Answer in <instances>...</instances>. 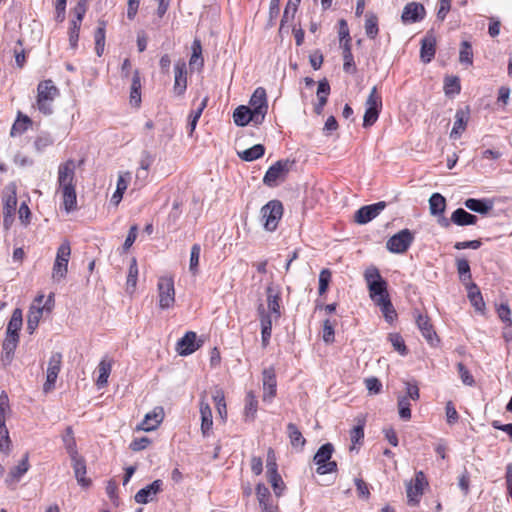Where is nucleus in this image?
<instances>
[{"instance_id":"1","label":"nucleus","mask_w":512,"mask_h":512,"mask_svg":"<svg viewBox=\"0 0 512 512\" xmlns=\"http://www.w3.org/2000/svg\"><path fill=\"white\" fill-rule=\"evenodd\" d=\"M364 279L366 281L369 296L374 303L389 297L387 282L382 278L379 270L371 266L365 270Z\"/></svg>"},{"instance_id":"2","label":"nucleus","mask_w":512,"mask_h":512,"mask_svg":"<svg viewBox=\"0 0 512 512\" xmlns=\"http://www.w3.org/2000/svg\"><path fill=\"white\" fill-rule=\"evenodd\" d=\"M43 301L44 295H38L29 308L27 315V331L29 334H33L37 329L44 312L49 313L52 310L54 305L53 295L50 294L44 304Z\"/></svg>"},{"instance_id":"3","label":"nucleus","mask_w":512,"mask_h":512,"mask_svg":"<svg viewBox=\"0 0 512 512\" xmlns=\"http://www.w3.org/2000/svg\"><path fill=\"white\" fill-rule=\"evenodd\" d=\"M59 95L58 88L52 80L41 81L37 86V108L44 115L53 113V102Z\"/></svg>"},{"instance_id":"4","label":"nucleus","mask_w":512,"mask_h":512,"mask_svg":"<svg viewBox=\"0 0 512 512\" xmlns=\"http://www.w3.org/2000/svg\"><path fill=\"white\" fill-rule=\"evenodd\" d=\"M260 214L263 228L273 232L283 216V205L279 200H271L261 208Z\"/></svg>"},{"instance_id":"5","label":"nucleus","mask_w":512,"mask_h":512,"mask_svg":"<svg viewBox=\"0 0 512 512\" xmlns=\"http://www.w3.org/2000/svg\"><path fill=\"white\" fill-rule=\"evenodd\" d=\"M71 256L69 241H64L57 249L56 258L52 268V279L55 282L62 281L68 272V263Z\"/></svg>"},{"instance_id":"6","label":"nucleus","mask_w":512,"mask_h":512,"mask_svg":"<svg viewBox=\"0 0 512 512\" xmlns=\"http://www.w3.org/2000/svg\"><path fill=\"white\" fill-rule=\"evenodd\" d=\"M293 165L294 161H290L289 159L278 160L266 171L263 183L269 187L277 186L280 181L285 180Z\"/></svg>"},{"instance_id":"7","label":"nucleus","mask_w":512,"mask_h":512,"mask_svg":"<svg viewBox=\"0 0 512 512\" xmlns=\"http://www.w3.org/2000/svg\"><path fill=\"white\" fill-rule=\"evenodd\" d=\"M366 110L363 117V126L365 128L372 126L379 117L382 108V98L378 94L377 87L374 86L366 100Z\"/></svg>"},{"instance_id":"8","label":"nucleus","mask_w":512,"mask_h":512,"mask_svg":"<svg viewBox=\"0 0 512 512\" xmlns=\"http://www.w3.org/2000/svg\"><path fill=\"white\" fill-rule=\"evenodd\" d=\"M159 307L161 309H169L175 303V289L172 277L162 276L157 283Z\"/></svg>"},{"instance_id":"9","label":"nucleus","mask_w":512,"mask_h":512,"mask_svg":"<svg viewBox=\"0 0 512 512\" xmlns=\"http://www.w3.org/2000/svg\"><path fill=\"white\" fill-rule=\"evenodd\" d=\"M334 447L331 443L322 445L314 456V462L318 465L317 473L320 475L335 472L337 464L335 461H330Z\"/></svg>"},{"instance_id":"10","label":"nucleus","mask_w":512,"mask_h":512,"mask_svg":"<svg viewBox=\"0 0 512 512\" xmlns=\"http://www.w3.org/2000/svg\"><path fill=\"white\" fill-rule=\"evenodd\" d=\"M413 240L411 231L403 229L388 239L386 248L392 253L401 254L408 250Z\"/></svg>"},{"instance_id":"11","label":"nucleus","mask_w":512,"mask_h":512,"mask_svg":"<svg viewBox=\"0 0 512 512\" xmlns=\"http://www.w3.org/2000/svg\"><path fill=\"white\" fill-rule=\"evenodd\" d=\"M75 168V161L72 159L59 165L57 182L60 191L75 187Z\"/></svg>"},{"instance_id":"12","label":"nucleus","mask_w":512,"mask_h":512,"mask_svg":"<svg viewBox=\"0 0 512 512\" xmlns=\"http://www.w3.org/2000/svg\"><path fill=\"white\" fill-rule=\"evenodd\" d=\"M250 109L256 114V121L263 122L268 110L266 91L258 87L251 96Z\"/></svg>"},{"instance_id":"13","label":"nucleus","mask_w":512,"mask_h":512,"mask_svg":"<svg viewBox=\"0 0 512 512\" xmlns=\"http://www.w3.org/2000/svg\"><path fill=\"white\" fill-rule=\"evenodd\" d=\"M61 363L62 355L58 352L53 353L48 362L46 382L43 385V390L45 393H48L54 389L55 382L61 369Z\"/></svg>"},{"instance_id":"14","label":"nucleus","mask_w":512,"mask_h":512,"mask_svg":"<svg viewBox=\"0 0 512 512\" xmlns=\"http://www.w3.org/2000/svg\"><path fill=\"white\" fill-rule=\"evenodd\" d=\"M262 382H263V396L262 400L264 402H272V400L276 396L277 392V380L276 373L273 367H269L263 370L262 372Z\"/></svg>"},{"instance_id":"15","label":"nucleus","mask_w":512,"mask_h":512,"mask_svg":"<svg viewBox=\"0 0 512 512\" xmlns=\"http://www.w3.org/2000/svg\"><path fill=\"white\" fill-rule=\"evenodd\" d=\"M386 207L384 201L371 205H366L358 209L355 213V221L359 224H366L376 218Z\"/></svg>"},{"instance_id":"16","label":"nucleus","mask_w":512,"mask_h":512,"mask_svg":"<svg viewBox=\"0 0 512 512\" xmlns=\"http://www.w3.org/2000/svg\"><path fill=\"white\" fill-rule=\"evenodd\" d=\"M426 10L421 3L409 2L404 6L401 20L404 24L416 23L424 19Z\"/></svg>"},{"instance_id":"17","label":"nucleus","mask_w":512,"mask_h":512,"mask_svg":"<svg viewBox=\"0 0 512 512\" xmlns=\"http://www.w3.org/2000/svg\"><path fill=\"white\" fill-rule=\"evenodd\" d=\"M163 490V481L157 479L146 487L140 489L134 496V499L139 504H147L153 501L158 493Z\"/></svg>"},{"instance_id":"18","label":"nucleus","mask_w":512,"mask_h":512,"mask_svg":"<svg viewBox=\"0 0 512 512\" xmlns=\"http://www.w3.org/2000/svg\"><path fill=\"white\" fill-rule=\"evenodd\" d=\"M426 484L425 476L423 472L416 474L414 483L407 485V498L410 505H416L419 503L420 497L423 494V489Z\"/></svg>"},{"instance_id":"19","label":"nucleus","mask_w":512,"mask_h":512,"mask_svg":"<svg viewBox=\"0 0 512 512\" xmlns=\"http://www.w3.org/2000/svg\"><path fill=\"white\" fill-rule=\"evenodd\" d=\"M197 335L193 331H188L178 340L176 350L179 355L187 356L194 353L200 345L196 342Z\"/></svg>"},{"instance_id":"20","label":"nucleus","mask_w":512,"mask_h":512,"mask_svg":"<svg viewBox=\"0 0 512 512\" xmlns=\"http://www.w3.org/2000/svg\"><path fill=\"white\" fill-rule=\"evenodd\" d=\"M30 469L29 463V453H25L21 461L10 469L8 476L6 478V483L8 485L16 484L20 481V479L28 472Z\"/></svg>"},{"instance_id":"21","label":"nucleus","mask_w":512,"mask_h":512,"mask_svg":"<svg viewBox=\"0 0 512 512\" xmlns=\"http://www.w3.org/2000/svg\"><path fill=\"white\" fill-rule=\"evenodd\" d=\"M233 120L237 126H246L250 122L255 125L261 124L262 122L256 121V114L248 106L241 105L237 107L233 113Z\"/></svg>"},{"instance_id":"22","label":"nucleus","mask_w":512,"mask_h":512,"mask_svg":"<svg viewBox=\"0 0 512 512\" xmlns=\"http://www.w3.org/2000/svg\"><path fill=\"white\" fill-rule=\"evenodd\" d=\"M175 80H174V92L176 95L181 96L184 94L187 88V78H186V63L184 61H178L175 64Z\"/></svg>"},{"instance_id":"23","label":"nucleus","mask_w":512,"mask_h":512,"mask_svg":"<svg viewBox=\"0 0 512 512\" xmlns=\"http://www.w3.org/2000/svg\"><path fill=\"white\" fill-rule=\"evenodd\" d=\"M164 417L163 408L156 407L151 412L147 413L141 422L139 429L144 431H152L156 429L162 422Z\"/></svg>"},{"instance_id":"24","label":"nucleus","mask_w":512,"mask_h":512,"mask_svg":"<svg viewBox=\"0 0 512 512\" xmlns=\"http://www.w3.org/2000/svg\"><path fill=\"white\" fill-rule=\"evenodd\" d=\"M436 52V39L433 34L428 33L421 41L420 57L424 63H429Z\"/></svg>"},{"instance_id":"25","label":"nucleus","mask_w":512,"mask_h":512,"mask_svg":"<svg viewBox=\"0 0 512 512\" xmlns=\"http://www.w3.org/2000/svg\"><path fill=\"white\" fill-rule=\"evenodd\" d=\"M72 467L74 470L75 478L78 484L84 488H87L91 484V480L86 478V464L85 460L77 455L75 458H71Z\"/></svg>"},{"instance_id":"26","label":"nucleus","mask_w":512,"mask_h":512,"mask_svg":"<svg viewBox=\"0 0 512 512\" xmlns=\"http://www.w3.org/2000/svg\"><path fill=\"white\" fill-rule=\"evenodd\" d=\"M469 120V112L463 109H459L455 114V121L453 128L450 133V138L457 139L465 131Z\"/></svg>"},{"instance_id":"27","label":"nucleus","mask_w":512,"mask_h":512,"mask_svg":"<svg viewBox=\"0 0 512 512\" xmlns=\"http://www.w3.org/2000/svg\"><path fill=\"white\" fill-rule=\"evenodd\" d=\"M200 414H201V432L204 437L210 435L212 429V411L210 405L203 399L200 401Z\"/></svg>"},{"instance_id":"28","label":"nucleus","mask_w":512,"mask_h":512,"mask_svg":"<svg viewBox=\"0 0 512 512\" xmlns=\"http://www.w3.org/2000/svg\"><path fill=\"white\" fill-rule=\"evenodd\" d=\"M416 324L421 331L422 336L431 344L436 339V333L427 315L418 314L416 317Z\"/></svg>"},{"instance_id":"29","label":"nucleus","mask_w":512,"mask_h":512,"mask_svg":"<svg viewBox=\"0 0 512 512\" xmlns=\"http://www.w3.org/2000/svg\"><path fill=\"white\" fill-rule=\"evenodd\" d=\"M18 342H19V337L6 335V337L3 341V345H2V356H1L4 364L11 363L13 356H14V352L17 348Z\"/></svg>"},{"instance_id":"30","label":"nucleus","mask_w":512,"mask_h":512,"mask_svg":"<svg viewBox=\"0 0 512 512\" xmlns=\"http://www.w3.org/2000/svg\"><path fill=\"white\" fill-rule=\"evenodd\" d=\"M256 495H257V498L259 501V505L263 512H268L269 510L270 511L278 510V507L273 505L270 502V492H269V489L265 485H263V484L257 485Z\"/></svg>"},{"instance_id":"31","label":"nucleus","mask_w":512,"mask_h":512,"mask_svg":"<svg viewBox=\"0 0 512 512\" xmlns=\"http://www.w3.org/2000/svg\"><path fill=\"white\" fill-rule=\"evenodd\" d=\"M451 221L458 226L475 225L477 217L463 208H458L451 214Z\"/></svg>"},{"instance_id":"32","label":"nucleus","mask_w":512,"mask_h":512,"mask_svg":"<svg viewBox=\"0 0 512 512\" xmlns=\"http://www.w3.org/2000/svg\"><path fill=\"white\" fill-rule=\"evenodd\" d=\"M258 409V400L253 391H249L245 397L244 418L245 421H253Z\"/></svg>"},{"instance_id":"33","label":"nucleus","mask_w":512,"mask_h":512,"mask_svg":"<svg viewBox=\"0 0 512 512\" xmlns=\"http://www.w3.org/2000/svg\"><path fill=\"white\" fill-rule=\"evenodd\" d=\"M23 324L22 310L16 308L7 325L6 335L19 337V331Z\"/></svg>"},{"instance_id":"34","label":"nucleus","mask_w":512,"mask_h":512,"mask_svg":"<svg viewBox=\"0 0 512 512\" xmlns=\"http://www.w3.org/2000/svg\"><path fill=\"white\" fill-rule=\"evenodd\" d=\"M464 205L467 209L479 214H487L492 209V203L485 199L469 198Z\"/></svg>"},{"instance_id":"35","label":"nucleus","mask_w":512,"mask_h":512,"mask_svg":"<svg viewBox=\"0 0 512 512\" xmlns=\"http://www.w3.org/2000/svg\"><path fill=\"white\" fill-rule=\"evenodd\" d=\"M112 363L107 359H102L98 364V378L96 380V385L98 388H103L108 383V378L111 373Z\"/></svg>"},{"instance_id":"36","label":"nucleus","mask_w":512,"mask_h":512,"mask_svg":"<svg viewBox=\"0 0 512 512\" xmlns=\"http://www.w3.org/2000/svg\"><path fill=\"white\" fill-rule=\"evenodd\" d=\"M446 208V199L440 193H433L429 198V209L433 216H442Z\"/></svg>"},{"instance_id":"37","label":"nucleus","mask_w":512,"mask_h":512,"mask_svg":"<svg viewBox=\"0 0 512 512\" xmlns=\"http://www.w3.org/2000/svg\"><path fill=\"white\" fill-rule=\"evenodd\" d=\"M130 103L138 107L141 103V79L138 70L134 71L130 91Z\"/></svg>"},{"instance_id":"38","label":"nucleus","mask_w":512,"mask_h":512,"mask_svg":"<svg viewBox=\"0 0 512 512\" xmlns=\"http://www.w3.org/2000/svg\"><path fill=\"white\" fill-rule=\"evenodd\" d=\"M468 298L476 311H484L485 303L483 301L481 292L479 291L477 285L474 283H471L468 287Z\"/></svg>"},{"instance_id":"39","label":"nucleus","mask_w":512,"mask_h":512,"mask_svg":"<svg viewBox=\"0 0 512 512\" xmlns=\"http://www.w3.org/2000/svg\"><path fill=\"white\" fill-rule=\"evenodd\" d=\"M62 440L70 458H75L77 455H79L72 427L69 426L66 428L65 433L62 436Z\"/></svg>"},{"instance_id":"40","label":"nucleus","mask_w":512,"mask_h":512,"mask_svg":"<svg viewBox=\"0 0 512 512\" xmlns=\"http://www.w3.org/2000/svg\"><path fill=\"white\" fill-rule=\"evenodd\" d=\"M287 433L290 439V443L293 447L300 449L303 448V446L306 443V440L295 424L289 423L287 425Z\"/></svg>"},{"instance_id":"41","label":"nucleus","mask_w":512,"mask_h":512,"mask_svg":"<svg viewBox=\"0 0 512 512\" xmlns=\"http://www.w3.org/2000/svg\"><path fill=\"white\" fill-rule=\"evenodd\" d=\"M265 147L262 144H256L242 152H238V156L247 162H251L261 158L264 155Z\"/></svg>"},{"instance_id":"42","label":"nucleus","mask_w":512,"mask_h":512,"mask_svg":"<svg viewBox=\"0 0 512 512\" xmlns=\"http://www.w3.org/2000/svg\"><path fill=\"white\" fill-rule=\"evenodd\" d=\"M267 307L269 313L274 314L275 319L280 317V296L274 293L271 287L267 288Z\"/></svg>"},{"instance_id":"43","label":"nucleus","mask_w":512,"mask_h":512,"mask_svg":"<svg viewBox=\"0 0 512 512\" xmlns=\"http://www.w3.org/2000/svg\"><path fill=\"white\" fill-rule=\"evenodd\" d=\"M375 305H377L380 308V310L387 322L392 323L395 320V318L397 317L396 310L390 300V297H388L386 299L385 298L381 299V301L375 303Z\"/></svg>"},{"instance_id":"44","label":"nucleus","mask_w":512,"mask_h":512,"mask_svg":"<svg viewBox=\"0 0 512 512\" xmlns=\"http://www.w3.org/2000/svg\"><path fill=\"white\" fill-rule=\"evenodd\" d=\"M138 278V265L135 258H132L126 281V290L129 293H133L136 289Z\"/></svg>"},{"instance_id":"45","label":"nucleus","mask_w":512,"mask_h":512,"mask_svg":"<svg viewBox=\"0 0 512 512\" xmlns=\"http://www.w3.org/2000/svg\"><path fill=\"white\" fill-rule=\"evenodd\" d=\"M30 124L31 119L28 116L19 114L16 121L12 125L10 135L12 137L22 135L28 129Z\"/></svg>"},{"instance_id":"46","label":"nucleus","mask_w":512,"mask_h":512,"mask_svg":"<svg viewBox=\"0 0 512 512\" xmlns=\"http://www.w3.org/2000/svg\"><path fill=\"white\" fill-rule=\"evenodd\" d=\"M64 208L67 212H71L76 209L77 206V196L75 187L61 190Z\"/></svg>"},{"instance_id":"47","label":"nucleus","mask_w":512,"mask_h":512,"mask_svg":"<svg viewBox=\"0 0 512 512\" xmlns=\"http://www.w3.org/2000/svg\"><path fill=\"white\" fill-rule=\"evenodd\" d=\"M365 32H366V35L370 39H374L377 36L378 32H379V29H378V18L373 13H367L366 14Z\"/></svg>"},{"instance_id":"48","label":"nucleus","mask_w":512,"mask_h":512,"mask_svg":"<svg viewBox=\"0 0 512 512\" xmlns=\"http://www.w3.org/2000/svg\"><path fill=\"white\" fill-rule=\"evenodd\" d=\"M459 61L461 64H466L468 66L473 63V51L472 46L468 41H463L461 43V49L459 53Z\"/></svg>"},{"instance_id":"49","label":"nucleus","mask_w":512,"mask_h":512,"mask_svg":"<svg viewBox=\"0 0 512 512\" xmlns=\"http://www.w3.org/2000/svg\"><path fill=\"white\" fill-rule=\"evenodd\" d=\"M0 451L6 455L11 451V439L6 424H0Z\"/></svg>"},{"instance_id":"50","label":"nucleus","mask_w":512,"mask_h":512,"mask_svg":"<svg viewBox=\"0 0 512 512\" xmlns=\"http://www.w3.org/2000/svg\"><path fill=\"white\" fill-rule=\"evenodd\" d=\"M297 8L298 6L288 1L280 22V32L283 31L285 29V26L294 19Z\"/></svg>"},{"instance_id":"51","label":"nucleus","mask_w":512,"mask_h":512,"mask_svg":"<svg viewBox=\"0 0 512 512\" xmlns=\"http://www.w3.org/2000/svg\"><path fill=\"white\" fill-rule=\"evenodd\" d=\"M213 400L216 405L217 412L223 421L227 418V409L224 394L222 391H216L213 395Z\"/></svg>"},{"instance_id":"52","label":"nucleus","mask_w":512,"mask_h":512,"mask_svg":"<svg viewBox=\"0 0 512 512\" xmlns=\"http://www.w3.org/2000/svg\"><path fill=\"white\" fill-rule=\"evenodd\" d=\"M398 412L401 419L407 421L411 418L410 400L408 397H398Z\"/></svg>"},{"instance_id":"53","label":"nucleus","mask_w":512,"mask_h":512,"mask_svg":"<svg viewBox=\"0 0 512 512\" xmlns=\"http://www.w3.org/2000/svg\"><path fill=\"white\" fill-rule=\"evenodd\" d=\"M17 206V197L16 192L13 190L11 193L7 194L4 197V203H3V213L8 214H14Z\"/></svg>"},{"instance_id":"54","label":"nucleus","mask_w":512,"mask_h":512,"mask_svg":"<svg viewBox=\"0 0 512 512\" xmlns=\"http://www.w3.org/2000/svg\"><path fill=\"white\" fill-rule=\"evenodd\" d=\"M11 413L8 395L2 392L0 395V424H6V419Z\"/></svg>"},{"instance_id":"55","label":"nucleus","mask_w":512,"mask_h":512,"mask_svg":"<svg viewBox=\"0 0 512 512\" xmlns=\"http://www.w3.org/2000/svg\"><path fill=\"white\" fill-rule=\"evenodd\" d=\"M332 273L329 269L324 268L320 271L319 274V294L323 295L328 290L329 284L331 282Z\"/></svg>"},{"instance_id":"56","label":"nucleus","mask_w":512,"mask_h":512,"mask_svg":"<svg viewBox=\"0 0 512 512\" xmlns=\"http://www.w3.org/2000/svg\"><path fill=\"white\" fill-rule=\"evenodd\" d=\"M201 253V247L199 244H194L191 247L190 252V264H189V270L196 274L198 272V265H199V258Z\"/></svg>"},{"instance_id":"57","label":"nucleus","mask_w":512,"mask_h":512,"mask_svg":"<svg viewBox=\"0 0 512 512\" xmlns=\"http://www.w3.org/2000/svg\"><path fill=\"white\" fill-rule=\"evenodd\" d=\"M330 94V85L326 79L319 81L317 88L318 101L322 105H326L328 96Z\"/></svg>"},{"instance_id":"58","label":"nucleus","mask_w":512,"mask_h":512,"mask_svg":"<svg viewBox=\"0 0 512 512\" xmlns=\"http://www.w3.org/2000/svg\"><path fill=\"white\" fill-rule=\"evenodd\" d=\"M257 311L260 318L261 328L272 329V317H274V314L267 312L263 304L258 306Z\"/></svg>"},{"instance_id":"59","label":"nucleus","mask_w":512,"mask_h":512,"mask_svg":"<svg viewBox=\"0 0 512 512\" xmlns=\"http://www.w3.org/2000/svg\"><path fill=\"white\" fill-rule=\"evenodd\" d=\"M460 83L457 77H447L444 82V91L446 95L458 94L460 92Z\"/></svg>"},{"instance_id":"60","label":"nucleus","mask_w":512,"mask_h":512,"mask_svg":"<svg viewBox=\"0 0 512 512\" xmlns=\"http://www.w3.org/2000/svg\"><path fill=\"white\" fill-rule=\"evenodd\" d=\"M389 340L397 352H399L403 356L407 354L406 345H405L404 340L400 334H398V333L390 334Z\"/></svg>"},{"instance_id":"61","label":"nucleus","mask_w":512,"mask_h":512,"mask_svg":"<svg viewBox=\"0 0 512 512\" xmlns=\"http://www.w3.org/2000/svg\"><path fill=\"white\" fill-rule=\"evenodd\" d=\"M269 482L271 486L273 487V490L277 496H280L282 494V491L284 490V482L279 475V473L269 474L268 475Z\"/></svg>"},{"instance_id":"62","label":"nucleus","mask_w":512,"mask_h":512,"mask_svg":"<svg viewBox=\"0 0 512 512\" xmlns=\"http://www.w3.org/2000/svg\"><path fill=\"white\" fill-rule=\"evenodd\" d=\"M322 338L325 343L334 342V338H335L334 325L331 323V321L329 319H326L323 322Z\"/></svg>"},{"instance_id":"63","label":"nucleus","mask_w":512,"mask_h":512,"mask_svg":"<svg viewBox=\"0 0 512 512\" xmlns=\"http://www.w3.org/2000/svg\"><path fill=\"white\" fill-rule=\"evenodd\" d=\"M80 27H81L80 23H76L74 21L70 22L69 43H70L71 48H73V49H75L77 47Z\"/></svg>"},{"instance_id":"64","label":"nucleus","mask_w":512,"mask_h":512,"mask_svg":"<svg viewBox=\"0 0 512 512\" xmlns=\"http://www.w3.org/2000/svg\"><path fill=\"white\" fill-rule=\"evenodd\" d=\"M457 369L459 376L463 382V384L467 386H473L475 381L469 370L462 363L457 364Z\"/></svg>"}]
</instances>
